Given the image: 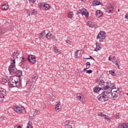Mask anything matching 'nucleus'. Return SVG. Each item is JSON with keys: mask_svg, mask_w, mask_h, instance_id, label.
<instances>
[{"mask_svg": "<svg viewBox=\"0 0 128 128\" xmlns=\"http://www.w3.org/2000/svg\"><path fill=\"white\" fill-rule=\"evenodd\" d=\"M106 91H104L105 94H108V96H111L112 94V88H108L107 90H105Z\"/></svg>", "mask_w": 128, "mask_h": 128, "instance_id": "dca6fc26", "label": "nucleus"}, {"mask_svg": "<svg viewBox=\"0 0 128 128\" xmlns=\"http://www.w3.org/2000/svg\"><path fill=\"white\" fill-rule=\"evenodd\" d=\"M42 8H46V4H43Z\"/></svg>", "mask_w": 128, "mask_h": 128, "instance_id": "bf43d9fd", "label": "nucleus"}, {"mask_svg": "<svg viewBox=\"0 0 128 128\" xmlns=\"http://www.w3.org/2000/svg\"><path fill=\"white\" fill-rule=\"evenodd\" d=\"M43 5H44V4L40 3L38 6L40 8H42Z\"/></svg>", "mask_w": 128, "mask_h": 128, "instance_id": "37998d69", "label": "nucleus"}, {"mask_svg": "<svg viewBox=\"0 0 128 128\" xmlns=\"http://www.w3.org/2000/svg\"><path fill=\"white\" fill-rule=\"evenodd\" d=\"M86 66H90V62H87L86 64Z\"/></svg>", "mask_w": 128, "mask_h": 128, "instance_id": "de8ad7c7", "label": "nucleus"}, {"mask_svg": "<svg viewBox=\"0 0 128 128\" xmlns=\"http://www.w3.org/2000/svg\"><path fill=\"white\" fill-rule=\"evenodd\" d=\"M26 128H32V126H30V123H28Z\"/></svg>", "mask_w": 128, "mask_h": 128, "instance_id": "ea45409f", "label": "nucleus"}, {"mask_svg": "<svg viewBox=\"0 0 128 128\" xmlns=\"http://www.w3.org/2000/svg\"><path fill=\"white\" fill-rule=\"evenodd\" d=\"M96 38H100V42H104V40H106V32L100 31L97 36Z\"/></svg>", "mask_w": 128, "mask_h": 128, "instance_id": "7ed1b4c3", "label": "nucleus"}, {"mask_svg": "<svg viewBox=\"0 0 128 128\" xmlns=\"http://www.w3.org/2000/svg\"><path fill=\"white\" fill-rule=\"evenodd\" d=\"M109 73L110 74H112V76H116V74H114V70H110Z\"/></svg>", "mask_w": 128, "mask_h": 128, "instance_id": "7c9ffc66", "label": "nucleus"}, {"mask_svg": "<svg viewBox=\"0 0 128 128\" xmlns=\"http://www.w3.org/2000/svg\"><path fill=\"white\" fill-rule=\"evenodd\" d=\"M80 10H78L76 12V14H80Z\"/></svg>", "mask_w": 128, "mask_h": 128, "instance_id": "603ef678", "label": "nucleus"}, {"mask_svg": "<svg viewBox=\"0 0 128 128\" xmlns=\"http://www.w3.org/2000/svg\"><path fill=\"white\" fill-rule=\"evenodd\" d=\"M46 31H43L40 32V40H44V38H46Z\"/></svg>", "mask_w": 128, "mask_h": 128, "instance_id": "f3484780", "label": "nucleus"}, {"mask_svg": "<svg viewBox=\"0 0 128 128\" xmlns=\"http://www.w3.org/2000/svg\"><path fill=\"white\" fill-rule=\"evenodd\" d=\"M16 86L18 88H20L22 86V80H20V78H19L18 80H16Z\"/></svg>", "mask_w": 128, "mask_h": 128, "instance_id": "9b49d317", "label": "nucleus"}, {"mask_svg": "<svg viewBox=\"0 0 128 128\" xmlns=\"http://www.w3.org/2000/svg\"><path fill=\"white\" fill-rule=\"evenodd\" d=\"M118 128H128V124H122L118 126Z\"/></svg>", "mask_w": 128, "mask_h": 128, "instance_id": "5701e85b", "label": "nucleus"}, {"mask_svg": "<svg viewBox=\"0 0 128 128\" xmlns=\"http://www.w3.org/2000/svg\"><path fill=\"white\" fill-rule=\"evenodd\" d=\"M85 60H90V58H86Z\"/></svg>", "mask_w": 128, "mask_h": 128, "instance_id": "0e129e2a", "label": "nucleus"}, {"mask_svg": "<svg viewBox=\"0 0 128 128\" xmlns=\"http://www.w3.org/2000/svg\"><path fill=\"white\" fill-rule=\"evenodd\" d=\"M116 63V66H117V67L120 68V65L118 64V62H115Z\"/></svg>", "mask_w": 128, "mask_h": 128, "instance_id": "49530a36", "label": "nucleus"}, {"mask_svg": "<svg viewBox=\"0 0 128 128\" xmlns=\"http://www.w3.org/2000/svg\"><path fill=\"white\" fill-rule=\"evenodd\" d=\"M28 60L30 62L32 63L33 64H36V58L34 56H32V55L30 56H28Z\"/></svg>", "mask_w": 128, "mask_h": 128, "instance_id": "39448f33", "label": "nucleus"}, {"mask_svg": "<svg viewBox=\"0 0 128 128\" xmlns=\"http://www.w3.org/2000/svg\"><path fill=\"white\" fill-rule=\"evenodd\" d=\"M104 118L105 120H108H108H110V117L108 116L105 114V115H104Z\"/></svg>", "mask_w": 128, "mask_h": 128, "instance_id": "e433bc0d", "label": "nucleus"}, {"mask_svg": "<svg viewBox=\"0 0 128 128\" xmlns=\"http://www.w3.org/2000/svg\"><path fill=\"white\" fill-rule=\"evenodd\" d=\"M6 96V90L4 89L0 90V102H2L4 100Z\"/></svg>", "mask_w": 128, "mask_h": 128, "instance_id": "20e7f679", "label": "nucleus"}, {"mask_svg": "<svg viewBox=\"0 0 128 128\" xmlns=\"http://www.w3.org/2000/svg\"><path fill=\"white\" fill-rule=\"evenodd\" d=\"M29 1L32 2V4H34V2H36V0H29Z\"/></svg>", "mask_w": 128, "mask_h": 128, "instance_id": "8fccbe9b", "label": "nucleus"}, {"mask_svg": "<svg viewBox=\"0 0 128 128\" xmlns=\"http://www.w3.org/2000/svg\"><path fill=\"white\" fill-rule=\"evenodd\" d=\"M14 68H16L15 66H12V65L10 66L8 68V70L10 74H16V70H14Z\"/></svg>", "mask_w": 128, "mask_h": 128, "instance_id": "0eeeda50", "label": "nucleus"}, {"mask_svg": "<svg viewBox=\"0 0 128 128\" xmlns=\"http://www.w3.org/2000/svg\"><path fill=\"white\" fill-rule=\"evenodd\" d=\"M84 10H80V14H81L82 16H84Z\"/></svg>", "mask_w": 128, "mask_h": 128, "instance_id": "79ce46f5", "label": "nucleus"}, {"mask_svg": "<svg viewBox=\"0 0 128 128\" xmlns=\"http://www.w3.org/2000/svg\"><path fill=\"white\" fill-rule=\"evenodd\" d=\"M118 98V93L116 92V91L112 92L111 94V98L114 100H116Z\"/></svg>", "mask_w": 128, "mask_h": 128, "instance_id": "6e6552de", "label": "nucleus"}, {"mask_svg": "<svg viewBox=\"0 0 128 128\" xmlns=\"http://www.w3.org/2000/svg\"><path fill=\"white\" fill-rule=\"evenodd\" d=\"M30 84L29 81H28L26 83V84Z\"/></svg>", "mask_w": 128, "mask_h": 128, "instance_id": "e2e57ef3", "label": "nucleus"}, {"mask_svg": "<svg viewBox=\"0 0 128 128\" xmlns=\"http://www.w3.org/2000/svg\"><path fill=\"white\" fill-rule=\"evenodd\" d=\"M14 110L18 112V114H22V109L20 106H16L14 108Z\"/></svg>", "mask_w": 128, "mask_h": 128, "instance_id": "9d476101", "label": "nucleus"}, {"mask_svg": "<svg viewBox=\"0 0 128 128\" xmlns=\"http://www.w3.org/2000/svg\"><path fill=\"white\" fill-rule=\"evenodd\" d=\"M96 82L98 85L100 86H102V88H104V90H108V88H110L112 90L116 88V86H114V85L112 86L110 82H107L106 84L104 80L101 78H100V79H98L96 81Z\"/></svg>", "mask_w": 128, "mask_h": 128, "instance_id": "f257e3e1", "label": "nucleus"}, {"mask_svg": "<svg viewBox=\"0 0 128 128\" xmlns=\"http://www.w3.org/2000/svg\"><path fill=\"white\" fill-rule=\"evenodd\" d=\"M112 62H113V64H116V62H117L116 60H112Z\"/></svg>", "mask_w": 128, "mask_h": 128, "instance_id": "6e6d98bb", "label": "nucleus"}, {"mask_svg": "<svg viewBox=\"0 0 128 128\" xmlns=\"http://www.w3.org/2000/svg\"><path fill=\"white\" fill-rule=\"evenodd\" d=\"M109 96H110L106 94L104 92H103L102 94H100L98 96L97 98L99 102H108Z\"/></svg>", "mask_w": 128, "mask_h": 128, "instance_id": "f03ea898", "label": "nucleus"}, {"mask_svg": "<svg viewBox=\"0 0 128 128\" xmlns=\"http://www.w3.org/2000/svg\"><path fill=\"white\" fill-rule=\"evenodd\" d=\"M104 114H103L102 112H100L98 114V116H101V117H104Z\"/></svg>", "mask_w": 128, "mask_h": 128, "instance_id": "4c0bfd02", "label": "nucleus"}, {"mask_svg": "<svg viewBox=\"0 0 128 128\" xmlns=\"http://www.w3.org/2000/svg\"><path fill=\"white\" fill-rule=\"evenodd\" d=\"M2 82H4V83H2L3 84H6L8 82V78H2Z\"/></svg>", "mask_w": 128, "mask_h": 128, "instance_id": "393cba45", "label": "nucleus"}, {"mask_svg": "<svg viewBox=\"0 0 128 128\" xmlns=\"http://www.w3.org/2000/svg\"><path fill=\"white\" fill-rule=\"evenodd\" d=\"M65 128H72V125L66 124L65 125Z\"/></svg>", "mask_w": 128, "mask_h": 128, "instance_id": "72a5a7b5", "label": "nucleus"}, {"mask_svg": "<svg viewBox=\"0 0 128 128\" xmlns=\"http://www.w3.org/2000/svg\"><path fill=\"white\" fill-rule=\"evenodd\" d=\"M66 44H70V40H66Z\"/></svg>", "mask_w": 128, "mask_h": 128, "instance_id": "09e8293b", "label": "nucleus"}, {"mask_svg": "<svg viewBox=\"0 0 128 128\" xmlns=\"http://www.w3.org/2000/svg\"><path fill=\"white\" fill-rule=\"evenodd\" d=\"M21 58H22V57H20V62L21 64H24V60H21Z\"/></svg>", "mask_w": 128, "mask_h": 128, "instance_id": "a18cd8bd", "label": "nucleus"}, {"mask_svg": "<svg viewBox=\"0 0 128 128\" xmlns=\"http://www.w3.org/2000/svg\"><path fill=\"white\" fill-rule=\"evenodd\" d=\"M84 15L85 16L86 18H88V12H86V11H84Z\"/></svg>", "mask_w": 128, "mask_h": 128, "instance_id": "473e14b6", "label": "nucleus"}, {"mask_svg": "<svg viewBox=\"0 0 128 128\" xmlns=\"http://www.w3.org/2000/svg\"><path fill=\"white\" fill-rule=\"evenodd\" d=\"M87 68H84V72L85 70H86Z\"/></svg>", "mask_w": 128, "mask_h": 128, "instance_id": "680f3d73", "label": "nucleus"}, {"mask_svg": "<svg viewBox=\"0 0 128 128\" xmlns=\"http://www.w3.org/2000/svg\"><path fill=\"white\" fill-rule=\"evenodd\" d=\"M38 77L36 76L32 77V82H36V80H38Z\"/></svg>", "mask_w": 128, "mask_h": 128, "instance_id": "a878e982", "label": "nucleus"}, {"mask_svg": "<svg viewBox=\"0 0 128 128\" xmlns=\"http://www.w3.org/2000/svg\"><path fill=\"white\" fill-rule=\"evenodd\" d=\"M11 64L10 66H16V59L13 56V58H11Z\"/></svg>", "mask_w": 128, "mask_h": 128, "instance_id": "412c9836", "label": "nucleus"}, {"mask_svg": "<svg viewBox=\"0 0 128 128\" xmlns=\"http://www.w3.org/2000/svg\"><path fill=\"white\" fill-rule=\"evenodd\" d=\"M118 12H120V9H118Z\"/></svg>", "mask_w": 128, "mask_h": 128, "instance_id": "774afa93", "label": "nucleus"}, {"mask_svg": "<svg viewBox=\"0 0 128 128\" xmlns=\"http://www.w3.org/2000/svg\"><path fill=\"white\" fill-rule=\"evenodd\" d=\"M112 120V118L109 117V119H108V120Z\"/></svg>", "mask_w": 128, "mask_h": 128, "instance_id": "052dcab7", "label": "nucleus"}, {"mask_svg": "<svg viewBox=\"0 0 128 128\" xmlns=\"http://www.w3.org/2000/svg\"><path fill=\"white\" fill-rule=\"evenodd\" d=\"M27 12H28V14H29L30 12V10H27Z\"/></svg>", "mask_w": 128, "mask_h": 128, "instance_id": "13d9d810", "label": "nucleus"}, {"mask_svg": "<svg viewBox=\"0 0 128 128\" xmlns=\"http://www.w3.org/2000/svg\"><path fill=\"white\" fill-rule=\"evenodd\" d=\"M96 16L98 18H100L102 16V12L100 10H97L96 12Z\"/></svg>", "mask_w": 128, "mask_h": 128, "instance_id": "2eb2a0df", "label": "nucleus"}, {"mask_svg": "<svg viewBox=\"0 0 128 128\" xmlns=\"http://www.w3.org/2000/svg\"><path fill=\"white\" fill-rule=\"evenodd\" d=\"M104 90V88H100L98 86H96L94 88V92H95L96 94V92H100V90Z\"/></svg>", "mask_w": 128, "mask_h": 128, "instance_id": "ddd939ff", "label": "nucleus"}, {"mask_svg": "<svg viewBox=\"0 0 128 128\" xmlns=\"http://www.w3.org/2000/svg\"><path fill=\"white\" fill-rule=\"evenodd\" d=\"M45 10H48V8H50V6L48 5V4H45Z\"/></svg>", "mask_w": 128, "mask_h": 128, "instance_id": "c9c22d12", "label": "nucleus"}, {"mask_svg": "<svg viewBox=\"0 0 128 128\" xmlns=\"http://www.w3.org/2000/svg\"><path fill=\"white\" fill-rule=\"evenodd\" d=\"M74 16V13L72 12H70L68 14V17L70 18H72Z\"/></svg>", "mask_w": 128, "mask_h": 128, "instance_id": "c85d7f7f", "label": "nucleus"}, {"mask_svg": "<svg viewBox=\"0 0 128 128\" xmlns=\"http://www.w3.org/2000/svg\"><path fill=\"white\" fill-rule=\"evenodd\" d=\"M32 14H38V11H36L33 10V11L31 12Z\"/></svg>", "mask_w": 128, "mask_h": 128, "instance_id": "58836bf2", "label": "nucleus"}, {"mask_svg": "<svg viewBox=\"0 0 128 128\" xmlns=\"http://www.w3.org/2000/svg\"><path fill=\"white\" fill-rule=\"evenodd\" d=\"M12 58H14V56H16V58H18V51L14 52H13V54L12 55Z\"/></svg>", "mask_w": 128, "mask_h": 128, "instance_id": "cd10ccee", "label": "nucleus"}, {"mask_svg": "<svg viewBox=\"0 0 128 128\" xmlns=\"http://www.w3.org/2000/svg\"><path fill=\"white\" fill-rule=\"evenodd\" d=\"M52 34L51 33H48L46 34V38H48V40H50V36H52Z\"/></svg>", "mask_w": 128, "mask_h": 128, "instance_id": "bb28decb", "label": "nucleus"}, {"mask_svg": "<svg viewBox=\"0 0 128 128\" xmlns=\"http://www.w3.org/2000/svg\"><path fill=\"white\" fill-rule=\"evenodd\" d=\"M60 102H56V105L55 107V110L56 112H60Z\"/></svg>", "mask_w": 128, "mask_h": 128, "instance_id": "f8f14e48", "label": "nucleus"}, {"mask_svg": "<svg viewBox=\"0 0 128 128\" xmlns=\"http://www.w3.org/2000/svg\"><path fill=\"white\" fill-rule=\"evenodd\" d=\"M120 116V114H116V118H118V117Z\"/></svg>", "mask_w": 128, "mask_h": 128, "instance_id": "4d7b16f0", "label": "nucleus"}, {"mask_svg": "<svg viewBox=\"0 0 128 128\" xmlns=\"http://www.w3.org/2000/svg\"><path fill=\"white\" fill-rule=\"evenodd\" d=\"M80 52L79 50H76V52L75 54V56H78V52Z\"/></svg>", "mask_w": 128, "mask_h": 128, "instance_id": "864d4df0", "label": "nucleus"}, {"mask_svg": "<svg viewBox=\"0 0 128 128\" xmlns=\"http://www.w3.org/2000/svg\"><path fill=\"white\" fill-rule=\"evenodd\" d=\"M16 80H14L13 79H12L11 80L8 82V84L10 88H16Z\"/></svg>", "mask_w": 128, "mask_h": 128, "instance_id": "423d86ee", "label": "nucleus"}, {"mask_svg": "<svg viewBox=\"0 0 128 128\" xmlns=\"http://www.w3.org/2000/svg\"><path fill=\"white\" fill-rule=\"evenodd\" d=\"M4 34V32L2 31L1 28H0V34Z\"/></svg>", "mask_w": 128, "mask_h": 128, "instance_id": "c03bdc74", "label": "nucleus"}, {"mask_svg": "<svg viewBox=\"0 0 128 128\" xmlns=\"http://www.w3.org/2000/svg\"><path fill=\"white\" fill-rule=\"evenodd\" d=\"M89 58L91 59V60H94V58H92V56H89Z\"/></svg>", "mask_w": 128, "mask_h": 128, "instance_id": "3c124183", "label": "nucleus"}, {"mask_svg": "<svg viewBox=\"0 0 128 128\" xmlns=\"http://www.w3.org/2000/svg\"><path fill=\"white\" fill-rule=\"evenodd\" d=\"M98 42H97L96 43V48L94 50V52H98V50H100V48H100V46H98Z\"/></svg>", "mask_w": 128, "mask_h": 128, "instance_id": "4be33fe9", "label": "nucleus"}, {"mask_svg": "<svg viewBox=\"0 0 128 128\" xmlns=\"http://www.w3.org/2000/svg\"><path fill=\"white\" fill-rule=\"evenodd\" d=\"M112 10H114V6H112V4H110L109 8L106 10V12H112Z\"/></svg>", "mask_w": 128, "mask_h": 128, "instance_id": "aec40b11", "label": "nucleus"}, {"mask_svg": "<svg viewBox=\"0 0 128 128\" xmlns=\"http://www.w3.org/2000/svg\"><path fill=\"white\" fill-rule=\"evenodd\" d=\"M100 4H102H102L98 0H94L92 2V6H100Z\"/></svg>", "mask_w": 128, "mask_h": 128, "instance_id": "a211bd4d", "label": "nucleus"}, {"mask_svg": "<svg viewBox=\"0 0 128 128\" xmlns=\"http://www.w3.org/2000/svg\"><path fill=\"white\" fill-rule=\"evenodd\" d=\"M20 55V52H18V56Z\"/></svg>", "mask_w": 128, "mask_h": 128, "instance_id": "338daca9", "label": "nucleus"}, {"mask_svg": "<svg viewBox=\"0 0 128 128\" xmlns=\"http://www.w3.org/2000/svg\"><path fill=\"white\" fill-rule=\"evenodd\" d=\"M54 52H56V54H58V48H56V46H54L53 48Z\"/></svg>", "mask_w": 128, "mask_h": 128, "instance_id": "c756f323", "label": "nucleus"}, {"mask_svg": "<svg viewBox=\"0 0 128 128\" xmlns=\"http://www.w3.org/2000/svg\"><path fill=\"white\" fill-rule=\"evenodd\" d=\"M15 76H18V78H20L22 76V72L20 70H17L15 72Z\"/></svg>", "mask_w": 128, "mask_h": 128, "instance_id": "4468645a", "label": "nucleus"}, {"mask_svg": "<svg viewBox=\"0 0 128 128\" xmlns=\"http://www.w3.org/2000/svg\"><path fill=\"white\" fill-rule=\"evenodd\" d=\"M1 8L2 10H8V4H4L2 5Z\"/></svg>", "mask_w": 128, "mask_h": 128, "instance_id": "6ab92c4d", "label": "nucleus"}, {"mask_svg": "<svg viewBox=\"0 0 128 128\" xmlns=\"http://www.w3.org/2000/svg\"><path fill=\"white\" fill-rule=\"evenodd\" d=\"M114 58H116V56H113L112 55H111V56H109V58H108V60H114Z\"/></svg>", "mask_w": 128, "mask_h": 128, "instance_id": "2f4dec72", "label": "nucleus"}, {"mask_svg": "<svg viewBox=\"0 0 128 128\" xmlns=\"http://www.w3.org/2000/svg\"><path fill=\"white\" fill-rule=\"evenodd\" d=\"M76 98H78V100H80L82 102V96H80V93H77L76 94Z\"/></svg>", "mask_w": 128, "mask_h": 128, "instance_id": "b1692460", "label": "nucleus"}, {"mask_svg": "<svg viewBox=\"0 0 128 128\" xmlns=\"http://www.w3.org/2000/svg\"><path fill=\"white\" fill-rule=\"evenodd\" d=\"M86 26H90V28H96V23L88 21L86 23Z\"/></svg>", "mask_w": 128, "mask_h": 128, "instance_id": "1a4fd4ad", "label": "nucleus"}, {"mask_svg": "<svg viewBox=\"0 0 128 128\" xmlns=\"http://www.w3.org/2000/svg\"><path fill=\"white\" fill-rule=\"evenodd\" d=\"M125 18H128V14H126L125 15Z\"/></svg>", "mask_w": 128, "mask_h": 128, "instance_id": "5fc2aeb1", "label": "nucleus"}, {"mask_svg": "<svg viewBox=\"0 0 128 128\" xmlns=\"http://www.w3.org/2000/svg\"><path fill=\"white\" fill-rule=\"evenodd\" d=\"M92 70H87L86 74H92Z\"/></svg>", "mask_w": 128, "mask_h": 128, "instance_id": "a19ab883", "label": "nucleus"}, {"mask_svg": "<svg viewBox=\"0 0 128 128\" xmlns=\"http://www.w3.org/2000/svg\"><path fill=\"white\" fill-rule=\"evenodd\" d=\"M86 68H87V70L88 69V68H90V66L86 67Z\"/></svg>", "mask_w": 128, "mask_h": 128, "instance_id": "69168bd1", "label": "nucleus"}, {"mask_svg": "<svg viewBox=\"0 0 128 128\" xmlns=\"http://www.w3.org/2000/svg\"><path fill=\"white\" fill-rule=\"evenodd\" d=\"M21 60H22L23 62L24 63L26 60H28V58H26L24 57H21Z\"/></svg>", "mask_w": 128, "mask_h": 128, "instance_id": "f704fd0d", "label": "nucleus"}]
</instances>
